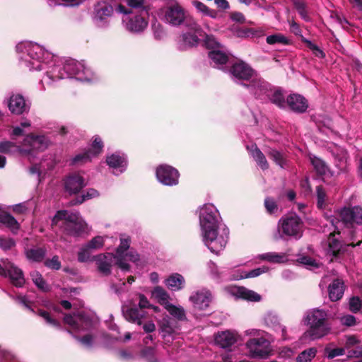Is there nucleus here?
Segmentation results:
<instances>
[{
    "instance_id": "nucleus-1",
    "label": "nucleus",
    "mask_w": 362,
    "mask_h": 362,
    "mask_svg": "<svg viewBox=\"0 0 362 362\" xmlns=\"http://www.w3.org/2000/svg\"><path fill=\"white\" fill-rule=\"evenodd\" d=\"M199 226L202 241L215 254L222 251L228 240L229 229L222 222L216 207L206 204L199 209Z\"/></svg>"
},
{
    "instance_id": "nucleus-2",
    "label": "nucleus",
    "mask_w": 362,
    "mask_h": 362,
    "mask_svg": "<svg viewBox=\"0 0 362 362\" xmlns=\"http://www.w3.org/2000/svg\"><path fill=\"white\" fill-rule=\"evenodd\" d=\"M49 70L42 78L41 83L51 85L56 80L73 78L88 83H93L99 79L98 76L90 68L86 67L83 62L75 59H63L54 61L49 66Z\"/></svg>"
},
{
    "instance_id": "nucleus-3",
    "label": "nucleus",
    "mask_w": 362,
    "mask_h": 362,
    "mask_svg": "<svg viewBox=\"0 0 362 362\" xmlns=\"http://www.w3.org/2000/svg\"><path fill=\"white\" fill-rule=\"evenodd\" d=\"M16 52L22 64L29 70H41L43 67L52 63L53 56L51 53L38 45L32 42H22L16 45Z\"/></svg>"
},
{
    "instance_id": "nucleus-4",
    "label": "nucleus",
    "mask_w": 362,
    "mask_h": 362,
    "mask_svg": "<svg viewBox=\"0 0 362 362\" xmlns=\"http://www.w3.org/2000/svg\"><path fill=\"white\" fill-rule=\"evenodd\" d=\"M49 144L50 140L46 136L30 134L24 138L21 146L9 141L0 142V153H18L30 158L35 157L37 152L47 149Z\"/></svg>"
},
{
    "instance_id": "nucleus-5",
    "label": "nucleus",
    "mask_w": 362,
    "mask_h": 362,
    "mask_svg": "<svg viewBox=\"0 0 362 362\" xmlns=\"http://www.w3.org/2000/svg\"><path fill=\"white\" fill-rule=\"evenodd\" d=\"M160 18L165 23L177 27L184 24L189 30L202 35V28L187 11L177 1L171 0L160 11Z\"/></svg>"
},
{
    "instance_id": "nucleus-6",
    "label": "nucleus",
    "mask_w": 362,
    "mask_h": 362,
    "mask_svg": "<svg viewBox=\"0 0 362 362\" xmlns=\"http://www.w3.org/2000/svg\"><path fill=\"white\" fill-rule=\"evenodd\" d=\"M63 227L69 235L79 236L88 228V225L77 212L67 210L57 211L52 219V225Z\"/></svg>"
},
{
    "instance_id": "nucleus-7",
    "label": "nucleus",
    "mask_w": 362,
    "mask_h": 362,
    "mask_svg": "<svg viewBox=\"0 0 362 362\" xmlns=\"http://www.w3.org/2000/svg\"><path fill=\"white\" fill-rule=\"evenodd\" d=\"M303 231V222L298 215H285L278 222L277 231L274 234V239L279 240L286 236L298 240L302 237Z\"/></svg>"
},
{
    "instance_id": "nucleus-8",
    "label": "nucleus",
    "mask_w": 362,
    "mask_h": 362,
    "mask_svg": "<svg viewBox=\"0 0 362 362\" xmlns=\"http://www.w3.org/2000/svg\"><path fill=\"white\" fill-rule=\"evenodd\" d=\"M212 300L213 296L211 291L206 288L194 291L189 297L193 312L199 315H203V313L208 311Z\"/></svg>"
},
{
    "instance_id": "nucleus-9",
    "label": "nucleus",
    "mask_w": 362,
    "mask_h": 362,
    "mask_svg": "<svg viewBox=\"0 0 362 362\" xmlns=\"http://www.w3.org/2000/svg\"><path fill=\"white\" fill-rule=\"evenodd\" d=\"M245 346L252 358H266L271 351L270 342L266 337L250 338Z\"/></svg>"
},
{
    "instance_id": "nucleus-10",
    "label": "nucleus",
    "mask_w": 362,
    "mask_h": 362,
    "mask_svg": "<svg viewBox=\"0 0 362 362\" xmlns=\"http://www.w3.org/2000/svg\"><path fill=\"white\" fill-rule=\"evenodd\" d=\"M0 275L8 277L11 284L16 287H22L25 282L22 269L8 259L1 260Z\"/></svg>"
},
{
    "instance_id": "nucleus-11",
    "label": "nucleus",
    "mask_w": 362,
    "mask_h": 362,
    "mask_svg": "<svg viewBox=\"0 0 362 362\" xmlns=\"http://www.w3.org/2000/svg\"><path fill=\"white\" fill-rule=\"evenodd\" d=\"M113 12L114 8L109 1H98L95 5L93 12L92 18L94 24L99 28L107 26Z\"/></svg>"
},
{
    "instance_id": "nucleus-12",
    "label": "nucleus",
    "mask_w": 362,
    "mask_h": 362,
    "mask_svg": "<svg viewBox=\"0 0 362 362\" xmlns=\"http://www.w3.org/2000/svg\"><path fill=\"white\" fill-rule=\"evenodd\" d=\"M124 28L133 34H140L148 27V21L146 13H141L126 16L122 18Z\"/></svg>"
},
{
    "instance_id": "nucleus-13",
    "label": "nucleus",
    "mask_w": 362,
    "mask_h": 362,
    "mask_svg": "<svg viewBox=\"0 0 362 362\" xmlns=\"http://www.w3.org/2000/svg\"><path fill=\"white\" fill-rule=\"evenodd\" d=\"M65 323L70 325L75 332L89 330L93 327L95 320L89 315L78 313L77 315H66L64 316Z\"/></svg>"
},
{
    "instance_id": "nucleus-14",
    "label": "nucleus",
    "mask_w": 362,
    "mask_h": 362,
    "mask_svg": "<svg viewBox=\"0 0 362 362\" xmlns=\"http://www.w3.org/2000/svg\"><path fill=\"white\" fill-rule=\"evenodd\" d=\"M103 148V144L99 136H95L88 150L76 154L71 160V165H82L90 161L93 158L99 155Z\"/></svg>"
},
{
    "instance_id": "nucleus-15",
    "label": "nucleus",
    "mask_w": 362,
    "mask_h": 362,
    "mask_svg": "<svg viewBox=\"0 0 362 362\" xmlns=\"http://www.w3.org/2000/svg\"><path fill=\"white\" fill-rule=\"evenodd\" d=\"M157 180L166 186L177 185L179 182L180 173L177 169L168 165H160L156 168Z\"/></svg>"
},
{
    "instance_id": "nucleus-16",
    "label": "nucleus",
    "mask_w": 362,
    "mask_h": 362,
    "mask_svg": "<svg viewBox=\"0 0 362 362\" xmlns=\"http://www.w3.org/2000/svg\"><path fill=\"white\" fill-rule=\"evenodd\" d=\"M158 325L160 333L166 343L171 342L180 333L178 323L168 315L159 321Z\"/></svg>"
},
{
    "instance_id": "nucleus-17",
    "label": "nucleus",
    "mask_w": 362,
    "mask_h": 362,
    "mask_svg": "<svg viewBox=\"0 0 362 362\" xmlns=\"http://www.w3.org/2000/svg\"><path fill=\"white\" fill-rule=\"evenodd\" d=\"M341 221L346 227L362 225V208L358 206L344 207L339 213Z\"/></svg>"
},
{
    "instance_id": "nucleus-18",
    "label": "nucleus",
    "mask_w": 362,
    "mask_h": 362,
    "mask_svg": "<svg viewBox=\"0 0 362 362\" xmlns=\"http://www.w3.org/2000/svg\"><path fill=\"white\" fill-rule=\"evenodd\" d=\"M226 290L228 294L237 299H243L252 302H259L262 299L259 293L244 286H230L227 287Z\"/></svg>"
},
{
    "instance_id": "nucleus-19",
    "label": "nucleus",
    "mask_w": 362,
    "mask_h": 362,
    "mask_svg": "<svg viewBox=\"0 0 362 362\" xmlns=\"http://www.w3.org/2000/svg\"><path fill=\"white\" fill-rule=\"evenodd\" d=\"M249 91L255 95L257 98H262L266 96L267 93L269 92L270 85L262 78H261L257 74L250 81L248 84H245Z\"/></svg>"
},
{
    "instance_id": "nucleus-20",
    "label": "nucleus",
    "mask_w": 362,
    "mask_h": 362,
    "mask_svg": "<svg viewBox=\"0 0 362 362\" xmlns=\"http://www.w3.org/2000/svg\"><path fill=\"white\" fill-rule=\"evenodd\" d=\"M230 71L235 79L247 81H250L257 74L249 64L243 61L235 63L231 66Z\"/></svg>"
},
{
    "instance_id": "nucleus-21",
    "label": "nucleus",
    "mask_w": 362,
    "mask_h": 362,
    "mask_svg": "<svg viewBox=\"0 0 362 362\" xmlns=\"http://www.w3.org/2000/svg\"><path fill=\"white\" fill-rule=\"evenodd\" d=\"M85 186V180L79 173H71L64 179V189L70 194H77Z\"/></svg>"
},
{
    "instance_id": "nucleus-22",
    "label": "nucleus",
    "mask_w": 362,
    "mask_h": 362,
    "mask_svg": "<svg viewBox=\"0 0 362 362\" xmlns=\"http://www.w3.org/2000/svg\"><path fill=\"white\" fill-rule=\"evenodd\" d=\"M106 162L114 175H118L124 173L127 167V157L124 153H115L107 156Z\"/></svg>"
},
{
    "instance_id": "nucleus-23",
    "label": "nucleus",
    "mask_w": 362,
    "mask_h": 362,
    "mask_svg": "<svg viewBox=\"0 0 362 362\" xmlns=\"http://www.w3.org/2000/svg\"><path fill=\"white\" fill-rule=\"evenodd\" d=\"M117 257L111 254H100L94 257L98 269L103 275L107 276L111 273V267L113 264H117Z\"/></svg>"
},
{
    "instance_id": "nucleus-24",
    "label": "nucleus",
    "mask_w": 362,
    "mask_h": 362,
    "mask_svg": "<svg viewBox=\"0 0 362 362\" xmlns=\"http://www.w3.org/2000/svg\"><path fill=\"white\" fill-rule=\"evenodd\" d=\"M238 333L231 330L219 332L214 338L216 344L222 349L230 348L238 341Z\"/></svg>"
},
{
    "instance_id": "nucleus-25",
    "label": "nucleus",
    "mask_w": 362,
    "mask_h": 362,
    "mask_svg": "<svg viewBox=\"0 0 362 362\" xmlns=\"http://www.w3.org/2000/svg\"><path fill=\"white\" fill-rule=\"evenodd\" d=\"M9 110L15 115H22L28 112L30 106L26 103L24 97L20 94H12L8 100Z\"/></svg>"
},
{
    "instance_id": "nucleus-26",
    "label": "nucleus",
    "mask_w": 362,
    "mask_h": 362,
    "mask_svg": "<svg viewBox=\"0 0 362 362\" xmlns=\"http://www.w3.org/2000/svg\"><path fill=\"white\" fill-rule=\"evenodd\" d=\"M303 322L310 328L305 332L303 337L315 340L317 337V310H308L304 316Z\"/></svg>"
},
{
    "instance_id": "nucleus-27",
    "label": "nucleus",
    "mask_w": 362,
    "mask_h": 362,
    "mask_svg": "<svg viewBox=\"0 0 362 362\" xmlns=\"http://www.w3.org/2000/svg\"><path fill=\"white\" fill-rule=\"evenodd\" d=\"M122 312L127 320L139 325L142 324V320L146 317V315L145 310L136 307H129L128 305H123Z\"/></svg>"
},
{
    "instance_id": "nucleus-28",
    "label": "nucleus",
    "mask_w": 362,
    "mask_h": 362,
    "mask_svg": "<svg viewBox=\"0 0 362 362\" xmlns=\"http://www.w3.org/2000/svg\"><path fill=\"white\" fill-rule=\"evenodd\" d=\"M346 286L343 279H334L328 286V294L329 299L333 301H337L342 298Z\"/></svg>"
},
{
    "instance_id": "nucleus-29",
    "label": "nucleus",
    "mask_w": 362,
    "mask_h": 362,
    "mask_svg": "<svg viewBox=\"0 0 362 362\" xmlns=\"http://www.w3.org/2000/svg\"><path fill=\"white\" fill-rule=\"evenodd\" d=\"M327 243V255L332 256L330 260L333 261L334 258L339 257L343 253L342 244L333 233L329 234Z\"/></svg>"
},
{
    "instance_id": "nucleus-30",
    "label": "nucleus",
    "mask_w": 362,
    "mask_h": 362,
    "mask_svg": "<svg viewBox=\"0 0 362 362\" xmlns=\"http://www.w3.org/2000/svg\"><path fill=\"white\" fill-rule=\"evenodd\" d=\"M192 31L194 33H183L181 36V39L179 42V48L180 49H186L189 47H192L196 46L199 40L200 37H204V33L202 29V35L197 33L193 30H189Z\"/></svg>"
},
{
    "instance_id": "nucleus-31",
    "label": "nucleus",
    "mask_w": 362,
    "mask_h": 362,
    "mask_svg": "<svg viewBox=\"0 0 362 362\" xmlns=\"http://www.w3.org/2000/svg\"><path fill=\"white\" fill-rule=\"evenodd\" d=\"M286 102L290 108L295 112H303L308 108L307 100L300 95H290Z\"/></svg>"
},
{
    "instance_id": "nucleus-32",
    "label": "nucleus",
    "mask_w": 362,
    "mask_h": 362,
    "mask_svg": "<svg viewBox=\"0 0 362 362\" xmlns=\"http://www.w3.org/2000/svg\"><path fill=\"white\" fill-rule=\"evenodd\" d=\"M247 149L248 150L250 156L256 161L257 164L262 169L266 170L269 168V163L265 158L264 153L257 146L256 144H252L247 146Z\"/></svg>"
},
{
    "instance_id": "nucleus-33",
    "label": "nucleus",
    "mask_w": 362,
    "mask_h": 362,
    "mask_svg": "<svg viewBox=\"0 0 362 362\" xmlns=\"http://www.w3.org/2000/svg\"><path fill=\"white\" fill-rule=\"evenodd\" d=\"M139 259V254L135 251L130 250L124 254L122 257H117V264L122 271L127 272L129 269V265L127 262L130 261L136 263Z\"/></svg>"
},
{
    "instance_id": "nucleus-34",
    "label": "nucleus",
    "mask_w": 362,
    "mask_h": 362,
    "mask_svg": "<svg viewBox=\"0 0 362 362\" xmlns=\"http://www.w3.org/2000/svg\"><path fill=\"white\" fill-rule=\"evenodd\" d=\"M264 322L268 327H272L276 332H281L283 339H286V327L279 323L278 317L271 313H267L264 317Z\"/></svg>"
},
{
    "instance_id": "nucleus-35",
    "label": "nucleus",
    "mask_w": 362,
    "mask_h": 362,
    "mask_svg": "<svg viewBox=\"0 0 362 362\" xmlns=\"http://www.w3.org/2000/svg\"><path fill=\"white\" fill-rule=\"evenodd\" d=\"M257 258L262 261L276 264L284 263L287 261V255L286 253H277L274 252H269L259 255Z\"/></svg>"
},
{
    "instance_id": "nucleus-36",
    "label": "nucleus",
    "mask_w": 362,
    "mask_h": 362,
    "mask_svg": "<svg viewBox=\"0 0 362 362\" xmlns=\"http://www.w3.org/2000/svg\"><path fill=\"white\" fill-rule=\"evenodd\" d=\"M165 284L172 291H180L184 287L185 279L181 274L175 273L165 280Z\"/></svg>"
},
{
    "instance_id": "nucleus-37",
    "label": "nucleus",
    "mask_w": 362,
    "mask_h": 362,
    "mask_svg": "<svg viewBox=\"0 0 362 362\" xmlns=\"http://www.w3.org/2000/svg\"><path fill=\"white\" fill-rule=\"evenodd\" d=\"M264 151L267 156L272 159L276 165H279L282 168L287 166V160L285 153L271 148Z\"/></svg>"
},
{
    "instance_id": "nucleus-38",
    "label": "nucleus",
    "mask_w": 362,
    "mask_h": 362,
    "mask_svg": "<svg viewBox=\"0 0 362 362\" xmlns=\"http://www.w3.org/2000/svg\"><path fill=\"white\" fill-rule=\"evenodd\" d=\"M192 5L196 8L197 11L202 14L203 16H209L213 19L218 18V11L210 8L208 6L199 1H194Z\"/></svg>"
},
{
    "instance_id": "nucleus-39",
    "label": "nucleus",
    "mask_w": 362,
    "mask_h": 362,
    "mask_svg": "<svg viewBox=\"0 0 362 362\" xmlns=\"http://www.w3.org/2000/svg\"><path fill=\"white\" fill-rule=\"evenodd\" d=\"M327 313L318 310V339L327 335L330 331V326L326 319Z\"/></svg>"
},
{
    "instance_id": "nucleus-40",
    "label": "nucleus",
    "mask_w": 362,
    "mask_h": 362,
    "mask_svg": "<svg viewBox=\"0 0 362 362\" xmlns=\"http://www.w3.org/2000/svg\"><path fill=\"white\" fill-rule=\"evenodd\" d=\"M209 57L211 60V64L218 67L225 64L228 59V55L220 50H211L209 52Z\"/></svg>"
},
{
    "instance_id": "nucleus-41",
    "label": "nucleus",
    "mask_w": 362,
    "mask_h": 362,
    "mask_svg": "<svg viewBox=\"0 0 362 362\" xmlns=\"http://www.w3.org/2000/svg\"><path fill=\"white\" fill-rule=\"evenodd\" d=\"M165 309L169 313V314L174 318L180 321H184L187 319L186 313L184 308L180 305H174L171 303L167 304Z\"/></svg>"
},
{
    "instance_id": "nucleus-42",
    "label": "nucleus",
    "mask_w": 362,
    "mask_h": 362,
    "mask_svg": "<svg viewBox=\"0 0 362 362\" xmlns=\"http://www.w3.org/2000/svg\"><path fill=\"white\" fill-rule=\"evenodd\" d=\"M266 96L269 98L272 103L278 107H284L285 106V98L281 90L279 88L272 90L271 88H269V92L267 93Z\"/></svg>"
},
{
    "instance_id": "nucleus-43",
    "label": "nucleus",
    "mask_w": 362,
    "mask_h": 362,
    "mask_svg": "<svg viewBox=\"0 0 362 362\" xmlns=\"http://www.w3.org/2000/svg\"><path fill=\"white\" fill-rule=\"evenodd\" d=\"M26 257L33 262H41L45 256L46 250L40 247L26 249L25 251Z\"/></svg>"
},
{
    "instance_id": "nucleus-44",
    "label": "nucleus",
    "mask_w": 362,
    "mask_h": 362,
    "mask_svg": "<svg viewBox=\"0 0 362 362\" xmlns=\"http://www.w3.org/2000/svg\"><path fill=\"white\" fill-rule=\"evenodd\" d=\"M0 223H3L11 229V230L16 233L19 228V224L18 221L8 214H3L0 217Z\"/></svg>"
},
{
    "instance_id": "nucleus-45",
    "label": "nucleus",
    "mask_w": 362,
    "mask_h": 362,
    "mask_svg": "<svg viewBox=\"0 0 362 362\" xmlns=\"http://www.w3.org/2000/svg\"><path fill=\"white\" fill-rule=\"evenodd\" d=\"M152 294L158 300V303L163 305L164 308L167 304L170 303V296L162 287H155L153 290Z\"/></svg>"
},
{
    "instance_id": "nucleus-46",
    "label": "nucleus",
    "mask_w": 362,
    "mask_h": 362,
    "mask_svg": "<svg viewBox=\"0 0 362 362\" xmlns=\"http://www.w3.org/2000/svg\"><path fill=\"white\" fill-rule=\"evenodd\" d=\"M293 4L300 17L305 21H310L309 13L304 0H293Z\"/></svg>"
},
{
    "instance_id": "nucleus-47",
    "label": "nucleus",
    "mask_w": 362,
    "mask_h": 362,
    "mask_svg": "<svg viewBox=\"0 0 362 362\" xmlns=\"http://www.w3.org/2000/svg\"><path fill=\"white\" fill-rule=\"evenodd\" d=\"M98 196L99 193L96 189L89 188L84 193H83L81 196L77 197L74 201H73L72 204H82L86 200L97 197Z\"/></svg>"
},
{
    "instance_id": "nucleus-48",
    "label": "nucleus",
    "mask_w": 362,
    "mask_h": 362,
    "mask_svg": "<svg viewBox=\"0 0 362 362\" xmlns=\"http://www.w3.org/2000/svg\"><path fill=\"white\" fill-rule=\"evenodd\" d=\"M30 276L33 283L41 290L48 291L49 286L44 281L42 275L37 271H33L30 273Z\"/></svg>"
},
{
    "instance_id": "nucleus-49",
    "label": "nucleus",
    "mask_w": 362,
    "mask_h": 362,
    "mask_svg": "<svg viewBox=\"0 0 362 362\" xmlns=\"http://www.w3.org/2000/svg\"><path fill=\"white\" fill-rule=\"evenodd\" d=\"M106 238L107 236H95L93 238H92L90 241H88L86 245L92 251L100 250L103 247Z\"/></svg>"
},
{
    "instance_id": "nucleus-50",
    "label": "nucleus",
    "mask_w": 362,
    "mask_h": 362,
    "mask_svg": "<svg viewBox=\"0 0 362 362\" xmlns=\"http://www.w3.org/2000/svg\"><path fill=\"white\" fill-rule=\"evenodd\" d=\"M269 271V268L267 266H262L260 267L254 269L250 272H244V274L240 276V279H249L257 277Z\"/></svg>"
},
{
    "instance_id": "nucleus-51",
    "label": "nucleus",
    "mask_w": 362,
    "mask_h": 362,
    "mask_svg": "<svg viewBox=\"0 0 362 362\" xmlns=\"http://www.w3.org/2000/svg\"><path fill=\"white\" fill-rule=\"evenodd\" d=\"M328 177H331V173L328 166L323 160L318 158V181L321 180L325 182V178Z\"/></svg>"
},
{
    "instance_id": "nucleus-52",
    "label": "nucleus",
    "mask_w": 362,
    "mask_h": 362,
    "mask_svg": "<svg viewBox=\"0 0 362 362\" xmlns=\"http://www.w3.org/2000/svg\"><path fill=\"white\" fill-rule=\"evenodd\" d=\"M317 350L310 348L302 351L296 358V362H310L316 355Z\"/></svg>"
},
{
    "instance_id": "nucleus-53",
    "label": "nucleus",
    "mask_w": 362,
    "mask_h": 362,
    "mask_svg": "<svg viewBox=\"0 0 362 362\" xmlns=\"http://www.w3.org/2000/svg\"><path fill=\"white\" fill-rule=\"evenodd\" d=\"M329 202L326 189L322 186H318V209L325 208Z\"/></svg>"
},
{
    "instance_id": "nucleus-54",
    "label": "nucleus",
    "mask_w": 362,
    "mask_h": 362,
    "mask_svg": "<svg viewBox=\"0 0 362 362\" xmlns=\"http://www.w3.org/2000/svg\"><path fill=\"white\" fill-rule=\"evenodd\" d=\"M345 353V349L341 347L334 349L331 348V345H328L325 348L324 354L328 358H334L336 356H342Z\"/></svg>"
},
{
    "instance_id": "nucleus-55",
    "label": "nucleus",
    "mask_w": 362,
    "mask_h": 362,
    "mask_svg": "<svg viewBox=\"0 0 362 362\" xmlns=\"http://www.w3.org/2000/svg\"><path fill=\"white\" fill-rule=\"evenodd\" d=\"M91 250L84 245L78 252V260L81 262H86L90 260Z\"/></svg>"
},
{
    "instance_id": "nucleus-56",
    "label": "nucleus",
    "mask_w": 362,
    "mask_h": 362,
    "mask_svg": "<svg viewBox=\"0 0 362 362\" xmlns=\"http://www.w3.org/2000/svg\"><path fill=\"white\" fill-rule=\"evenodd\" d=\"M129 244L130 240L128 238H122L120 239V245H119L117 250V253L115 256L117 257H122L124 252L129 247Z\"/></svg>"
},
{
    "instance_id": "nucleus-57",
    "label": "nucleus",
    "mask_w": 362,
    "mask_h": 362,
    "mask_svg": "<svg viewBox=\"0 0 362 362\" xmlns=\"http://www.w3.org/2000/svg\"><path fill=\"white\" fill-rule=\"evenodd\" d=\"M298 262L306 267L307 269H312L317 267L315 260L310 257L302 255L298 257Z\"/></svg>"
},
{
    "instance_id": "nucleus-58",
    "label": "nucleus",
    "mask_w": 362,
    "mask_h": 362,
    "mask_svg": "<svg viewBox=\"0 0 362 362\" xmlns=\"http://www.w3.org/2000/svg\"><path fill=\"white\" fill-rule=\"evenodd\" d=\"M349 305L351 312L354 313H358L362 306L360 298L358 296H354L351 298L349 300Z\"/></svg>"
},
{
    "instance_id": "nucleus-59",
    "label": "nucleus",
    "mask_w": 362,
    "mask_h": 362,
    "mask_svg": "<svg viewBox=\"0 0 362 362\" xmlns=\"http://www.w3.org/2000/svg\"><path fill=\"white\" fill-rule=\"evenodd\" d=\"M16 245V242L13 238L0 237V248L4 251L11 250Z\"/></svg>"
},
{
    "instance_id": "nucleus-60",
    "label": "nucleus",
    "mask_w": 362,
    "mask_h": 362,
    "mask_svg": "<svg viewBox=\"0 0 362 362\" xmlns=\"http://www.w3.org/2000/svg\"><path fill=\"white\" fill-rule=\"evenodd\" d=\"M204 45L208 49H211L212 50H216V48L220 47L219 42L216 40V39L213 35H204Z\"/></svg>"
},
{
    "instance_id": "nucleus-61",
    "label": "nucleus",
    "mask_w": 362,
    "mask_h": 362,
    "mask_svg": "<svg viewBox=\"0 0 362 362\" xmlns=\"http://www.w3.org/2000/svg\"><path fill=\"white\" fill-rule=\"evenodd\" d=\"M74 337L86 348H90L93 344V337L91 334H88L82 337L75 335Z\"/></svg>"
},
{
    "instance_id": "nucleus-62",
    "label": "nucleus",
    "mask_w": 362,
    "mask_h": 362,
    "mask_svg": "<svg viewBox=\"0 0 362 362\" xmlns=\"http://www.w3.org/2000/svg\"><path fill=\"white\" fill-rule=\"evenodd\" d=\"M152 29H153L154 37L156 39L160 40L165 37V32L163 26L160 23H153Z\"/></svg>"
},
{
    "instance_id": "nucleus-63",
    "label": "nucleus",
    "mask_w": 362,
    "mask_h": 362,
    "mask_svg": "<svg viewBox=\"0 0 362 362\" xmlns=\"http://www.w3.org/2000/svg\"><path fill=\"white\" fill-rule=\"evenodd\" d=\"M286 42V38L281 35H272L267 37V42L269 45H274L276 43L285 44Z\"/></svg>"
},
{
    "instance_id": "nucleus-64",
    "label": "nucleus",
    "mask_w": 362,
    "mask_h": 362,
    "mask_svg": "<svg viewBox=\"0 0 362 362\" xmlns=\"http://www.w3.org/2000/svg\"><path fill=\"white\" fill-rule=\"evenodd\" d=\"M264 206L267 209V211L269 214L274 213L275 211L277 209V205L276 204V202L270 197H267L264 200Z\"/></svg>"
}]
</instances>
